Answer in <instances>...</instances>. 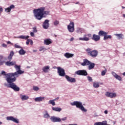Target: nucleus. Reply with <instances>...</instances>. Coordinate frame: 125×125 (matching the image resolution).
Returning a JSON list of instances; mask_svg holds the SVG:
<instances>
[{"mask_svg": "<svg viewBox=\"0 0 125 125\" xmlns=\"http://www.w3.org/2000/svg\"><path fill=\"white\" fill-rule=\"evenodd\" d=\"M1 74L3 76H5V79L8 83H4V86H6V87H8V88H12L14 91H19V90H20V88L14 83V82L16 81V78L13 77L12 73L6 74V72L3 70L1 71Z\"/></svg>", "mask_w": 125, "mask_h": 125, "instance_id": "obj_1", "label": "nucleus"}, {"mask_svg": "<svg viewBox=\"0 0 125 125\" xmlns=\"http://www.w3.org/2000/svg\"><path fill=\"white\" fill-rule=\"evenodd\" d=\"M44 9H45L44 7H42L33 10V14L35 18L37 20H42V19L43 18V15H48V14H49V11H44Z\"/></svg>", "mask_w": 125, "mask_h": 125, "instance_id": "obj_2", "label": "nucleus"}, {"mask_svg": "<svg viewBox=\"0 0 125 125\" xmlns=\"http://www.w3.org/2000/svg\"><path fill=\"white\" fill-rule=\"evenodd\" d=\"M71 106H76V108L80 109L82 112L86 113L87 109L84 108V106L83 105V103L81 101H74L70 103Z\"/></svg>", "mask_w": 125, "mask_h": 125, "instance_id": "obj_3", "label": "nucleus"}, {"mask_svg": "<svg viewBox=\"0 0 125 125\" xmlns=\"http://www.w3.org/2000/svg\"><path fill=\"white\" fill-rule=\"evenodd\" d=\"M15 69L16 70V72L14 73H12L13 78H18L19 77V75H22V74H24V71L21 70V66L17 65L16 64H15L14 66Z\"/></svg>", "mask_w": 125, "mask_h": 125, "instance_id": "obj_4", "label": "nucleus"}, {"mask_svg": "<svg viewBox=\"0 0 125 125\" xmlns=\"http://www.w3.org/2000/svg\"><path fill=\"white\" fill-rule=\"evenodd\" d=\"M86 51L89 56L93 57V58L97 57V55H98V51L97 50H91V49L88 48Z\"/></svg>", "mask_w": 125, "mask_h": 125, "instance_id": "obj_5", "label": "nucleus"}, {"mask_svg": "<svg viewBox=\"0 0 125 125\" xmlns=\"http://www.w3.org/2000/svg\"><path fill=\"white\" fill-rule=\"evenodd\" d=\"M67 30L69 33H74L75 32V23L70 21L69 25H67Z\"/></svg>", "mask_w": 125, "mask_h": 125, "instance_id": "obj_6", "label": "nucleus"}, {"mask_svg": "<svg viewBox=\"0 0 125 125\" xmlns=\"http://www.w3.org/2000/svg\"><path fill=\"white\" fill-rule=\"evenodd\" d=\"M58 70V74L60 77H65L66 76V73H65V70L61 67H56Z\"/></svg>", "mask_w": 125, "mask_h": 125, "instance_id": "obj_7", "label": "nucleus"}, {"mask_svg": "<svg viewBox=\"0 0 125 125\" xmlns=\"http://www.w3.org/2000/svg\"><path fill=\"white\" fill-rule=\"evenodd\" d=\"M6 120L7 121H12V122L15 123V124H19V119L17 118H14L12 116H7Z\"/></svg>", "mask_w": 125, "mask_h": 125, "instance_id": "obj_8", "label": "nucleus"}, {"mask_svg": "<svg viewBox=\"0 0 125 125\" xmlns=\"http://www.w3.org/2000/svg\"><path fill=\"white\" fill-rule=\"evenodd\" d=\"M105 95L106 97H109V98H115L117 96V93L115 92H106Z\"/></svg>", "mask_w": 125, "mask_h": 125, "instance_id": "obj_9", "label": "nucleus"}, {"mask_svg": "<svg viewBox=\"0 0 125 125\" xmlns=\"http://www.w3.org/2000/svg\"><path fill=\"white\" fill-rule=\"evenodd\" d=\"M75 74L79 76H87V72L85 70H80L76 71Z\"/></svg>", "mask_w": 125, "mask_h": 125, "instance_id": "obj_10", "label": "nucleus"}, {"mask_svg": "<svg viewBox=\"0 0 125 125\" xmlns=\"http://www.w3.org/2000/svg\"><path fill=\"white\" fill-rule=\"evenodd\" d=\"M50 119L53 123H60L61 122V118L55 116H51Z\"/></svg>", "mask_w": 125, "mask_h": 125, "instance_id": "obj_11", "label": "nucleus"}, {"mask_svg": "<svg viewBox=\"0 0 125 125\" xmlns=\"http://www.w3.org/2000/svg\"><path fill=\"white\" fill-rule=\"evenodd\" d=\"M42 27L45 30L48 29L49 28V20H45L43 22Z\"/></svg>", "mask_w": 125, "mask_h": 125, "instance_id": "obj_12", "label": "nucleus"}, {"mask_svg": "<svg viewBox=\"0 0 125 125\" xmlns=\"http://www.w3.org/2000/svg\"><path fill=\"white\" fill-rule=\"evenodd\" d=\"M65 78L68 83H76V79L74 78L70 77L68 75H65Z\"/></svg>", "mask_w": 125, "mask_h": 125, "instance_id": "obj_13", "label": "nucleus"}, {"mask_svg": "<svg viewBox=\"0 0 125 125\" xmlns=\"http://www.w3.org/2000/svg\"><path fill=\"white\" fill-rule=\"evenodd\" d=\"M114 36L116 37L117 40H124L125 39V36L124 34L120 33V34H115Z\"/></svg>", "mask_w": 125, "mask_h": 125, "instance_id": "obj_14", "label": "nucleus"}, {"mask_svg": "<svg viewBox=\"0 0 125 125\" xmlns=\"http://www.w3.org/2000/svg\"><path fill=\"white\" fill-rule=\"evenodd\" d=\"M90 64V61H88L87 59H84L83 62L81 63L82 66H89Z\"/></svg>", "mask_w": 125, "mask_h": 125, "instance_id": "obj_15", "label": "nucleus"}, {"mask_svg": "<svg viewBox=\"0 0 125 125\" xmlns=\"http://www.w3.org/2000/svg\"><path fill=\"white\" fill-rule=\"evenodd\" d=\"M111 74L112 76H113V77L116 78V80H118V81H122V77L120 76V75H118V74H117V73L114 72H112Z\"/></svg>", "mask_w": 125, "mask_h": 125, "instance_id": "obj_16", "label": "nucleus"}, {"mask_svg": "<svg viewBox=\"0 0 125 125\" xmlns=\"http://www.w3.org/2000/svg\"><path fill=\"white\" fill-rule=\"evenodd\" d=\"M44 100V97H38L34 99L35 102H42Z\"/></svg>", "mask_w": 125, "mask_h": 125, "instance_id": "obj_17", "label": "nucleus"}, {"mask_svg": "<svg viewBox=\"0 0 125 125\" xmlns=\"http://www.w3.org/2000/svg\"><path fill=\"white\" fill-rule=\"evenodd\" d=\"M15 8V6L14 5L12 4L9 7L5 9V11L8 13V12H10L11 11V9H14Z\"/></svg>", "mask_w": 125, "mask_h": 125, "instance_id": "obj_18", "label": "nucleus"}, {"mask_svg": "<svg viewBox=\"0 0 125 125\" xmlns=\"http://www.w3.org/2000/svg\"><path fill=\"white\" fill-rule=\"evenodd\" d=\"M63 56L64 57H65V58L68 59V58H72V57H74V54L66 52L64 54Z\"/></svg>", "mask_w": 125, "mask_h": 125, "instance_id": "obj_19", "label": "nucleus"}, {"mask_svg": "<svg viewBox=\"0 0 125 125\" xmlns=\"http://www.w3.org/2000/svg\"><path fill=\"white\" fill-rule=\"evenodd\" d=\"M50 66L49 65L45 66L42 67V70L44 73H48L50 71Z\"/></svg>", "mask_w": 125, "mask_h": 125, "instance_id": "obj_20", "label": "nucleus"}, {"mask_svg": "<svg viewBox=\"0 0 125 125\" xmlns=\"http://www.w3.org/2000/svg\"><path fill=\"white\" fill-rule=\"evenodd\" d=\"M92 39L93 40V41H95V42H98V41L100 40V36L94 34L93 35V37Z\"/></svg>", "mask_w": 125, "mask_h": 125, "instance_id": "obj_21", "label": "nucleus"}, {"mask_svg": "<svg viewBox=\"0 0 125 125\" xmlns=\"http://www.w3.org/2000/svg\"><path fill=\"white\" fill-rule=\"evenodd\" d=\"M20 98L21 99L22 101H25L26 100H28L29 99V96L25 95H20Z\"/></svg>", "mask_w": 125, "mask_h": 125, "instance_id": "obj_22", "label": "nucleus"}, {"mask_svg": "<svg viewBox=\"0 0 125 125\" xmlns=\"http://www.w3.org/2000/svg\"><path fill=\"white\" fill-rule=\"evenodd\" d=\"M51 43H52L51 39H47L44 40V44H45L46 45H49Z\"/></svg>", "mask_w": 125, "mask_h": 125, "instance_id": "obj_23", "label": "nucleus"}, {"mask_svg": "<svg viewBox=\"0 0 125 125\" xmlns=\"http://www.w3.org/2000/svg\"><path fill=\"white\" fill-rule=\"evenodd\" d=\"M98 35L100 37H104V36H105V35H108V33H107L104 31L101 30L99 32Z\"/></svg>", "mask_w": 125, "mask_h": 125, "instance_id": "obj_24", "label": "nucleus"}, {"mask_svg": "<svg viewBox=\"0 0 125 125\" xmlns=\"http://www.w3.org/2000/svg\"><path fill=\"white\" fill-rule=\"evenodd\" d=\"M79 41H83L84 42H88L89 41V38L86 37V35H83V37L79 38Z\"/></svg>", "mask_w": 125, "mask_h": 125, "instance_id": "obj_25", "label": "nucleus"}, {"mask_svg": "<svg viewBox=\"0 0 125 125\" xmlns=\"http://www.w3.org/2000/svg\"><path fill=\"white\" fill-rule=\"evenodd\" d=\"M15 64H16V62L8 61L5 62V64L6 65V66H13V65H15Z\"/></svg>", "mask_w": 125, "mask_h": 125, "instance_id": "obj_26", "label": "nucleus"}, {"mask_svg": "<svg viewBox=\"0 0 125 125\" xmlns=\"http://www.w3.org/2000/svg\"><path fill=\"white\" fill-rule=\"evenodd\" d=\"M43 117L44 119H49V118H50V115L48 114V112L46 110L45 111V113L43 114Z\"/></svg>", "mask_w": 125, "mask_h": 125, "instance_id": "obj_27", "label": "nucleus"}, {"mask_svg": "<svg viewBox=\"0 0 125 125\" xmlns=\"http://www.w3.org/2000/svg\"><path fill=\"white\" fill-rule=\"evenodd\" d=\"M93 86L94 88H98L100 85L99 84V82H94L93 83Z\"/></svg>", "mask_w": 125, "mask_h": 125, "instance_id": "obj_28", "label": "nucleus"}, {"mask_svg": "<svg viewBox=\"0 0 125 125\" xmlns=\"http://www.w3.org/2000/svg\"><path fill=\"white\" fill-rule=\"evenodd\" d=\"M17 38L18 39H21L22 40H28V39L30 38V36H25L24 35H21L18 37Z\"/></svg>", "mask_w": 125, "mask_h": 125, "instance_id": "obj_29", "label": "nucleus"}, {"mask_svg": "<svg viewBox=\"0 0 125 125\" xmlns=\"http://www.w3.org/2000/svg\"><path fill=\"white\" fill-rule=\"evenodd\" d=\"M94 66H95V63L90 62V64L88 66V70H92V69L94 68Z\"/></svg>", "mask_w": 125, "mask_h": 125, "instance_id": "obj_30", "label": "nucleus"}, {"mask_svg": "<svg viewBox=\"0 0 125 125\" xmlns=\"http://www.w3.org/2000/svg\"><path fill=\"white\" fill-rule=\"evenodd\" d=\"M13 55H14V52H13V51H11L8 57V59L9 61H11V59H12Z\"/></svg>", "mask_w": 125, "mask_h": 125, "instance_id": "obj_31", "label": "nucleus"}, {"mask_svg": "<svg viewBox=\"0 0 125 125\" xmlns=\"http://www.w3.org/2000/svg\"><path fill=\"white\" fill-rule=\"evenodd\" d=\"M84 30L82 28L78 27L76 29V32L78 34H81L84 32Z\"/></svg>", "mask_w": 125, "mask_h": 125, "instance_id": "obj_32", "label": "nucleus"}, {"mask_svg": "<svg viewBox=\"0 0 125 125\" xmlns=\"http://www.w3.org/2000/svg\"><path fill=\"white\" fill-rule=\"evenodd\" d=\"M53 111H56V112H61L62 108L60 107H52Z\"/></svg>", "mask_w": 125, "mask_h": 125, "instance_id": "obj_33", "label": "nucleus"}, {"mask_svg": "<svg viewBox=\"0 0 125 125\" xmlns=\"http://www.w3.org/2000/svg\"><path fill=\"white\" fill-rule=\"evenodd\" d=\"M19 53L20 55H24L26 53V51L24 50L23 49H21L19 51Z\"/></svg>", "mask_w": 125, "mask_h": 125, "instance_id": "obj_34", "label": "nucleus"}, {"mask_svg": "<svg viewBox=\"0 0 125 125\" xmlns=\"http://www.w3.org/2000/svg\"><path fill=\"white\" fill-rule=\"evenodd\" d=\"M112 36L111 35H105L104 37V41H106V40H108V39H111Z\"/></svg>", "mask_w": 125, "mask_h": 125, "instance_id": "obj_35", "label": "nucleus"}, {"mask_svg": "<svg viewBox=\"0 0 125 125\" xmlns=\"http://www.w3.org/2000/svg\"><path fill=\"white\" fill-rule=\"evenodd\" d=\"M55 101V99L50 100L48 102V104H51V105H52V106H55V102H54Z\"/></svg>", "mask_w": 125, "mask_h": 125, "instance_id": "obj_36", "label": "nucleus"}, {"mask_svg": "<svg viewBox=\"0 0 125 125\" xmlns=\"http://www.w3.org/2000/svg\"><path fill=\"white\" fill-rule=\"evenodd\" d=\"M106 73H107V69L105 68L104 70H103L101 72V76H104L106 75Z\"/></svg>", "mask_w": 125, "mask_h": 125, "instance_id": "obj_37", "label": "nucleus"}, {"mask_svg": "<svg viewBox=\"0 0 125 125\" xmlns=\"http://www.w3.org/2000/svg\"><path fill=\"white\" fill-rule=\"evenodd\" d=\"M46 50V48H44L43 46H41L40 47L39 51H42L43 52H44Z\"/></svg>", "mask_w": 125, "mask_h": 125, "instance_id": "obj_38", "label": "nucleus"}, {"mask_svg": "<svg viewBox=\"0 0 125 125\" xmlns=\"http://www.w3.org/2000/svg\"><path fill=\"white\" fill-rule=\"evenodd\" d=\"M33 88L34 91H38L40 90V88L37 86H33Z\"/></svg>", "mask_w": 125, "mask_h": 125, "instance_id": "obj_39", "label": "nucleus"}, {"mask_svg": "<svg viewBox=\"0 0 125 125\" xmlns=\"http://www.w3.org/2000/svg\"><path fill=\"white\" fill-rule=\"evenodd\" d=\"M103 124H104V121L102 122H99L95 123L94 125H103Z\"/></svg>", "mask_w": 125, "mask_h": 125, "instance_id": "obj_40", "label": "nucleus"}, {"mask_svg": "<svg viewBox=\"0 0 125 125\" xmlns=\"http://www.w3.org/2000/svg\"><path fill=\"white\" fill-rule=\"evenodd\" d=\"M54 26H57V25H59V21H58L57 20H55L54 21Z\"/></svg>", "mask_w": 125, "mask_h": 125, "instance_id": "obj_41", "label": "nucleus"}, {"mask_svg": "<svg viewBox=\"0 0 125 125\" xmlns=\"http://www.w3.org/2000/svg\"><path fill=\"white\" fill-rule=\"evenodd\" d=\"M15 48H22V47H21L20 45H18V43L15 44L14 45Z\"/></svg>", "mask_w": 125, "mask_h": 125, "instance_id": "obj_42", "label": "nucleus"}, {"mask_svg": "<svg viewBox=\"0 0 125 125\" xmlns=\"http://www.w3.org/2000/svg\"><path fill=\"white\" fill-rule=\"evenodd\" d=\"M33 30V33H37L38 32V30H37V27H34L32 28Z\"/></svg>", "mask_w": 125, "mask_h": 125, "instance_id": "obj_43", "label": "nucleus"}, {"mask_svg": "<svg viewBox=\"0 0 125 125\" xmlns=\"http://www.w3.org/2000/svg\"><path fill=\"white\" fill-rule=\"evenodd\" d=\"M87 79L88 81H89L90 82H92L93 81L92 78H91L90 76H87Z\"/></svg>", "mask_w": 125, "mask_h": 125, "instance_id": "obj_44", "label": "nucleus"}, {"mask_svg": "<svg viewBox=\"0 0 125 125\" xmlns=\"http://www.w3.org/2000/svg\"><path fill=\"white\" fill-rule=\"evenodd\" d=\"M30 40L31 39H27V41L26 42V44H27V45H29V44L30 43Z\"/></svg>", "mask_w": 125, "mask_h": 125, "instance_id": "obj_45", "label": "nucleus"}, {"mask_svg": "<svg viewBox=\"0 0 125 125\" xmlns=\"http://www.w3.org/2000/svg\"><path fill=\"white\" fill-rule=\"evenodd\" d=\"M61 120L63 121H67V117H63V118H62Z\"/></svg>", "mask_w": 125, "mask_h": 125, "instance_id": "obj_46", "label": "nucleus"}, {"mask_svg": "<svg viewBox=\"0 0 125 125\" xmlns=\"http://www.w3.org/2000/svg\"><path fill=\"white\" fill-rule=\"evenodd\" d=\"M4 63V61H0V66H1V65H3Z\"/></svg>", "mask_w": 125, "mask_h": 125, "instance_id": "obj_47", "label": "nucleus"}, {"mask_svg": "<svg viewBox=\"0 0 125 125\" xmlns=\"http://www.w3.org/2000/svg\"><path fill=\"white\" fill-rule=\"evenodd\" d=\"M34 32H31L30 33V36L31 37H34L35 36V34L34 33Z\"/></svg>", "mask_w": 125, "mask_h": 125, "instance_id": "obj_48", "label": "nucleus"}, {"mask_svg": "<svg viewBox=\"0 0 125 125\" xmlns=\"http://www.w3.org/2000/svg\"><path fill=\"white\" fill-rule=\"evenodd\" d=\"M3 59V56H0V61H1Z\"/></svg>", "mask_w": 125, "mask_h": 125, "instance_id": "obj_49", "label": "nucleus"}, {"mask_svg": "<svg viewBox=\"0 0 125 125\" xmlns=\"http://www.w3.org/2000/svg\"><path fill=\"white\" fill-rule=\"evenodd\" d=\"M2 46H3V47H6L7 46V45L4 43L2 44Z\"/></svg>", "mask_w": 125, "mask_h": 125, "instance_id": "obj_50", "label": "nucleus"}, {"mask_svg": "<svg viewBox=\"0 0 125 125\" xmlns=\"http://www.w3.org/2000/svg\"><path fill=\"white\" fill-rule=\"evenodd\" d=\"M75 40V38H74L73 37H72L70 39V42H73V41H74Z\"/></svg>", "mask_w": 125, "mask_h": 125, "instance_id": "obj_51", "label": "nucleus"}, {"mask_svg": "<svg viewBox=\"0 0 125 125\" xmlns=\"http://www.w3.org/2000/svg\"><path fill=\"white\" fill-rule=\"evenodd\" d=\"M30 43L31 45H33V41L31 39H30Z\"/></svg>", "mask_w": 125, "mask_h": 125, "instance_id": "obj_52", "label": "nucleus"}, {"mask_svg": "<svg viewBox=\"0 0 125 125\" xmlns=\"http://www.w3.org/2000/svg\"><path fill=\"white\" fill-rule=\"evenodd\" d=\"M62 125H78V124H69V125H64V124H62Z\"/></svg>", "mask_w": 125, "mask_h": 125, "instance_id": "obj_53", "label": "nucleus"}, {"mask_svg": "<svg viewBox=\"0 0 125 125\" xmlns=\"http://www.w3.org/2000/svg\"><path fill=\"white\" fill-rule=\"evenodd\" d=\"M104 114H105V115H107V114H108V111L107 110H105L104 111Z\"/></svg>", "mask_w": 125, "mask_h": 125, "instance_id": "obj_54", "label": "nucleus"}, {"mask_svg": "<svg viewBox=\"0 0 125 125\" xmlns=\"http://www.w3.org/2000/svg\"><path fill=\"white\" fill-rule=\"evenodd\" d=\"M87 36L88 37H91V34H88L87 35Z\"/></svg>", "mask_w": 125, "mask_h": 125, "instance_id": "obj_55", "label": "nucleus"}, {"mask_svg": "<svg viewBox=\"0 0 125 125\" xmlns=\"http://www.w3.org/2000/svg\"><path fill=\"white\" fill-rule=\"evenodd\" d=\"M7 43L8 44H9L11 43V42H10V41H8V42H7Z\"/></svg>", "mask_w": 125, "mask_h": 125, "instance_id": "obj_56", "label": "nucleus"}, {"mask_svg": "<svg viewBox=\"0 0 125 125\" xmlns=\"http://www.w3.org/2000/svg\"><path fill=\"white\" fill-rule=\"evenodd\" d=\"M3 9L1 7H0V11H2Z\"/></svg>", "mask_w": 125, "mask_h": 125, "instance_id": "obj_57", "label": "nucleus"}, {"mask_svg": "<svg viewBox=\"0 0 125 125\" xmlns=\"http://www.w3.org/2000/svg\"><path fill=\"white\" fill-rule=\"evenodd\" d=\"M37 51H38V50H33V52H37Z\"/></svg>", "mask_w": 125, "mask_h": 125, "instance_id": "obj_58", "label": "nucleus"}, {"mask_svg": "<svg viewBox=\"0 0 125 125\" xmlns=\"http://www.w3.org/2000/svg\"><path fill=\"white\" fill-rule=\"evenodd\" d=\"M55 100H58L59 99V97H57L56 99H55Z\"/></svg>", "mask_w": 125, "mask_h": 125, "instance_id": "obj_59", "label": "nucleus"}, {"mask_svg": "<svg viewBox=\"0 0 125 125\" xmlns=\"http://www.w3.org/2000/svg\"><path fill=\"white\" fill-rule=\"evenodd\" d=\"M79 3H80L79 2H77L75 3V4H79Z\"/></svg>", "mask_w": 125, "mask_h": 125, "instance_id": "obj_60", "label": "nucleus"}, {"mask_svg": "<svg viewBox=\"0 0 125 125\" xmlns=\"http://www.w3.org/2000/svg\"><path fill=\"white\" fill-rule=\"evenodd\" d=\"M123 17H124V18H125V14H123Z\"/></svg>", "mask_w": 125, "mask_h": 125, "instance_id": "obj_61", "label": "nucleus"}, {"mask_svg": "<svg viewBox=\"0 0 125 125\" xmlns=\"http://www.w3.org/2000/svg\"><path fill=\"white\" fill-rule=\"evenodd\" d=\"M122 9H125V7L124 6H122Z\"/></svg>", "mask_w": 125, "mask_h": 125, "instance_id": "obj_62", "label": "nucleus"}, {"mask_svg": "<svg viewBox=\"0 0 125 125\" xmlns=\"http://www.w3.org/2000/svg\"><path fill=\"white\" fill-rule=\"evenodd\" d=\"M123 76H125V72L124 73H123Z\"/></svg>", "mask_w": 125, "mask_h": 125, "instance_id": "obj_63", "label": "nucleus"}, {"mask_svg": "<svg viewBox=\"0 0 125 125\" xmlns=\"http://www.w3.org/2000/svg\"><path fill=\"white\" fill-rule=\"evenodd\" d=\"M0 125H2V122L0 121Z\"/></svg>", "mask_w": 125, "mask_h": 125, "instance_id": "obj_64", "label": "nucleus"}]
</instances>
